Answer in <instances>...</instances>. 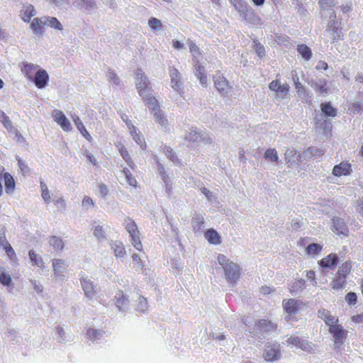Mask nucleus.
Masks as SVG:
<instances>
[{"label": "nucleus", "instance_id": "1", "mask_svg": "<svg viewBox=\"0 0 363 363\" xmlns=\"http://www.w3.org/2000/svg\"><path fill=\"white\" fill-rule=\"evenodd\" d=\"M218 261L224 270L227 281L230 284H235L240 277V269L238 264L227 258L224 255H218Z\"/></svg>", "mask_w": 363, "mask_h": 363}, {"label": "nucleus", "instance_id": "2", "mask_svg": "<svg viewBox=\"0 0 363 363\" xmlns=\"http://www.w3.org/2000/svg\"><path fill=\"white\" fill-rule=\"evenodd\" d=\"M123 225L130 235L132 245L137 250L142 252L143 246L140 240V233L135 220L130 217H126L124 219Z\"/></svg>", "mask_w": 363, "mask_h": 363}, {"label": "nucleus", "instance_id": "3", "mask_svg": "<svg viewBox=\"0 0 363 363\" xmlns=\"http://www.w3.org/2000/svg\"><path fill=\"white\" fill-rule=\"evenodd\" d=\"M145 104L149 108L151 113L155 119V121L162 126H167L168 121L164 113L160 108V104L154 96L145 98Z\"/></svg>", "mask_w": 363, "mask_h": 363}, {"label": "nucleus", "instance_id": "4", "mask_svg": "<svg viewBox=\"0 0 363 363\" xmlns=\"http://www.w3.org/2000/svg\"><path fill=\"white\" fill-rule=\"evenodd\" d=\"M136 88L138 94L145 101V98L151 96L150 94H146V92L152 91L151 84L141 69H138L136 72Z\"/></svg>", "mask_w": 363, "mask_h": 363}, {"label": "nucleus", "instance_id": "5", "mask_svg": "<svg viewBox=\"0 0 363 363\" xmlns=\"http://www.w3.org/2000/svg\"><path fill=\"white\" fill-rule=\"evenodd\" d=\"M213 79L216 89L220 94L227 96L231 91L232 86L220 72H216L213 76Z\"/></svg>", "mask_w": 363, "mask_h": 363}, {"label": "nucleus", "instance_id": "6", "mask_svg": "<svg viewBox=\"0 0 363 363\" xmlns=\"http://www.w3.org/2000/svg\"><path fill=\"white\" fill-rule=\"evenodd\" d=\"M169 72L171 78L172 88L182 96L184 94L182 89L183 83L181 79L180 72L174 67H169Z\"/></svg>", "mask_w": 363, "mask_h": 363}, {"label": "nucleus", "instance_id": "7", "mask_svg": "<svg viewBox=\"0 0 363 363\" xmlns=\"http://www.w3.org/2000/svg\"><path fill=\"white\" fill-rule=\"evenodd\" d=\"M230 2L234 8L238 11V13L243 16L244 18H246L248 16H256L254 10L245 0H231Z\"/></svg>", "mask_w": 363, "mask_h": 363}, {"label": "nucleus", "instance_id": "8", "mask_svg": "<svg viewBox=\"0 0 363 363\" xmlns=\"http://www.w3.org/2000/svg\"><path fill=\"white\" fill-rule=\"evenodd\" d=\"M263 357L267 362H274L278 360L281 357V352L279 350V345H269L266 347L264 352Z\"/></svg>", "mask_w": 363, "mask_h": 363}, {"label": "nucleus", "instance_id": "9", "mask_svg": "<svg viewBox=\"0 0 363 363\" xmlns=\"http://www.w3.org/2000/svg\"><path fill=\"white\" fill-rule=\"evenodd\" d=\"M328 330L334 338V343L335 345L339 347L344 343V340L347 336V330L344 329L342 325H340L335 328H330V330Z\"/></svg>", "mask_w": 363, "mask_h": 363}, {"label": "nucleus", "instance_id": "10", "mask_svg": "<svg viewBox=\"0 0 363 363\" xmlns=\"http://www.w3.org/2000/svg\"><path fill=\"white\" fill-rule=\"evenodd\" d=\"M283 308L289 316L295 315L300 308L301 305H303V302L294 298L284 299L283 301Z\"/></svg>", "mask_w": 363, "mask_h": 363}, {"label": "nucleus", "instance_id": "11", "mask_svg": "<svg viewBox=\"0 0 363 363\" xmlns=\"http://www.w3.org/2000/svg\"><path fill=\"white\" fill-rule=\"evenodd\" d=\"M0 178L4 182L5 191L6 194H12L15 191L16 184L13 176L5 172L4 167H0Z\"/></svg>", "mask_w": 363, "mask_h": 363}, {"label": "nucleus", "instance_id": "12", "mask_svg": "<svg viewBox=\"0 0 363 363\" xmlns=\"http://www.w3.org/2000/svg\"><path fill=\"white\" fill-rule=\"evenodd\" d=\"M49 81V75L47 71L44 69H38L34 75L33 82L35 86L38 89H43L46 86Z\"/></svg>", "mask_w": 363, "mask_h": 363}, {"label": "nucleus", "instance_id": "13", "mask_svg": "<svg viewBox=\"0 0 363 363\" xmlns=\"http://www.w3.org/2000/svg\"><path fill=\"white\" fill-rule=\"evenodd\" d=\"M339 262L337 254L330 253L318 261V265L324 269H334Z\"/></svg>", "mask_w": 363, "mask_h": 363}, {"label": "nucleus", "instance_id": "14", "mask_svg": "<svg viewBox=\"0 0 363 363\" xmlns=\"http://www.w3.org/2000/svg\"><path fill=\"white\" fill-rule=\"evenodd\" d=\"M54 121L62 128L64 131L69 132L72 128L69 121L60 110H56L53 114Z\"/></svg>", "mask_w": 363, "mask_h": 363}, {"label": "nucleus", "instance_id": "15", "mask_svg": "<svg viewBox=\"0 0 363 363\" xmlns=\"http://www.w3.org/2000/svg\"><path fill=\"white\" fill-rule=\"evenodd\" d=\"M352 172V164L347 161H343L334 166L332 173L335 177H342L349 176Z\"/></svg>", "mask_w": 363, "mask_h": 363}, {"label": "nucleus", "instance_id": "16", "mask_svg": "<svg viewBox=\"0 0 363 363\" xmlns=\"http://www.w3.org/2000/svg\"><path fill=\"white\" fill-rule=\"evenodd\" d=\"M115 145L117 147L121 156L125 160L127 164L130 168L134 169L135 167V162L125 145L121 142L116 143Z\"/></svg>", "mask_w": 363, "mask_h": 363}, {"label": "nucleus", "instance_id": "17", "mask_svg": "<svg viewBox=\"0 0 363 363\" xmlns=\"http://www.w3.org/2000/svg\"><path fill=\"white\" fill-rule=\"evenodd\" d=\"M287 342L289 344L293 345L303 350L311 351L312 350V346L308 341L301 340L300 337L296 336L290 337L287 340Z\"/></svg>", "mask_w": 363, "mask_h": 363}, {"label": "nucleus", "instance_id": "18", "mask_svg": "<svg viewBox=\"0 0 363 363\" xmlns=\"http://www.w3.org/2000/svg\"><path fill=\"white\" fill-rule=\"evenodd\" d=\"M80 283L85 296L89 298H93L96 294V290L93 282L86 277L82 278L80 279Z\"/></svg>", "mask_w": 363, "mask_h": 363}, {"label": "nucleus", "instance_id": "19", "mask_svg": "<svg viewBox=\"0 0 363 363\" xmlns=\"http://www.w3.org/2000/svg\"><path fill=\"white\" fill-rule=\"evenodd\" d=\"M194 67V74L199 79L200 83L203 86H207L208 79L207 76L205 73V68L201 65L199 61H195Z\"/></svg>", "mask_w": 363, "mask_h": 363}, {"label": "nucleus", "instance_id": "20", "mask_svg": "<svg viewBox=\"0 0 363 363\" xmlns=\"http://www.w3.org/2000/svg\"><path fill=\"white\" fill-rule=\"evenodd\" d=\"M309 84L315 91L323 94L328 92V81L325 79H320L318 81H311Z\"/></svg>", "mask_w": 363, "mask_h": 363}, {"label": "nucleus", "instance_id": "21", "mask_svg": "<svg viewBox=\"0 0 363 363\" xmlns=\"http://www.w3.org/2000/svg\"><path fill=\"white\" fill-rule=\"evenodd\" d=\"M38 69L40 68L37 65L23 62L21 72L23 73V74L26 77V78L28 80L32 81V79L34 77V75L35 74L36 71H38Z\"/></svg>", "mask_w": 363, "mask_h": 363}, {"label": "nucleus", "instance_id": "22", "mask_svg": "<svg viewBox=\"0 0 363 363\" xmlns=\"http://www.w3.org/2000/svg\"><path fill=\"white\" fill-rule=\"evenodd\" d=\"M256 327L263 332L274 331L277 328V325L269 320H259L256 323Z\"/></svg>", "mask_w": 363, "mask_h": 363}, {"label": "nucleus", "instance_id": "23", "mask_svg": "<svg viewBox=\"0 0 363 363\" xmlns=\"http://www.w3.org/2000/svg\"><path fill=\"white\" fill-rule=\"evenodd\" d=\"M130 133L133 139L140 145V147L143 150H145L147 148V144L145 138L140 132L137 131V129L134 125H131V127H130Z\"/></svg>", "mask_w": 363, "mask_h": 363}, {"label": "nucleus", "instance_id": "24", "mask_svg": "<svg viewBox=\"0 0 363 363\" xmlns=\"http://www.w3.org/2000/svg\"><path fill=\"white\" fill-rule=\"evenodd\" d=\"M205 238L212 245H219L221 243V238L216 230L210 228L204 233Z\"/></svg>", "mask_w": 363, "mask_h": 363}, {"label": "nucleus", "instance_id": "25", "mask_svg": "<svg viewBox=\"0 0 363 363\" xmlns=\"http://www.w3.org/2000/svg\"><path fill=\"white\" fill-rule=\"evenodd\" d=\"M333 228L334 231L337 235H343L345 236L348 235V228L345 225V222L340 218L333 219Z\"/></svg>", "mask_w": 363, "mask_h": 363}, {"label": "nucleus", "instance_id": "26", "mask_svg": "<svg viewBox=\"0 0 363 363\" xmlns=\"http://www.w3.org/2000/svg\"><path fill=\"white\" fill-rule=\"evenodd\" d=\"M111 248L116 257H123L126 254L124 245L119 240L112 241Z\"/></svg>", "mask_w": 363, "mask_h": 363}, {"label": "nucleus", "instance_id": "27", "mask_svg": "<svg viewBox=\"0 0 363 363\" xmlns=\"http://www.w3.org/2000/svg\"><path fill=\"white\" fill-rule=\"evenodd\" d=\"M36 12L33 5L28 4L23 6L21 11V19L24 22H30L31 18L35 15Z\"/></svg>", "mask_w": 363, "mask_h": 363}, {"label": "nucleus", "instance_id": "28", "mask_svg": "<svg viewBox=\"0 0 363 363\" xmlns=\"http://www.w3.org/2000/svg\"><path fill=\"white\" fill-rule=\"evenodd\" d=\"M45 24V20L43 21L42 18H35L30 23V28L35 34H43Z\"/></svg>", "mask_w": 363, "mask_h": 363}, {"label": "nucleus", "instance_id": "29", "mask_svg": "<svg viewBox=\"0 0 363 363\" xmlns=\"http://www.w3.org/2000/svg\"><path fill=\"white\" fill-rule=\"evenodd\" d=\"M116 305L119 310H123L128 305V298L123 291L118 290L115 296Z\"/></svg>", "mask_w": 363, "mask_h": 363}, {"label": "nucleus", "instance_id": "30", "mask_svg": "<svg viewBox=\"0 0 363 363\" xmlns=\"http://www.w3.org/2000/svg\"><path fill=\"white\" fill-rule=\"evenodd\" d=\"M52 266L55 274L57 277L62 276V274L65 272V263L62 259H54L52 261Z\"/></svg>", "mask_w": 363, "mask_h": 363}, {"label": "nucleus", "instance_id": "31", "mask_svg": "<svg viewBox=\"0 0 363 363\" xmlns=\"http://www.w3.org/2000/svg\"><path fill=\"white\" fill-rule=\"evenodd\" d=\"M48 243L55 251H62L65 247L62 239L58 236H50Z\"/></svg>", "mask_w": 363, "mask_h": 363}, {"label": "nucleus", "instance_id": "32", "mask_svg": "<svg viewBox=\"0 0 363 363\" xmlns=\"http://www.w3.org/2000/svg\"><path fill=\"white\" fill-rule=\"evenodd\" d=\"M333 20L330 21L328 24V28L330 31L333 33V41L338 40L340 38V28L337 26V22L335 20L336 14L335 12L333 13Z\"/></svg>", "mask_w": 363, "mask_h": 363}, {"label": "nucleus", "instance_id": "33", "mask_svg": "<svg viewBox=\"0 0 363 363\" xmlns=\"http://www.w3.org/2000/svg\"><path fill=\"white\" fill-rule=\"evenodd\" d=\"M346 283L347 279L336 274L330 282V286L334 290H339L343 289Z\"/></svg>", "mask_w": 363, "mask_h": 363}, {"label": "nucleus", "instance_id": "34", "mask_svg": "<svg viewBox=\"0 0 363 363\" xmlns=\"http://www.w3.org/2000/svg\"><path fill=\"white\" fill-rule=\"evenodd\" d=\"M324 313H325V310L324 309L318 311L319 317L325 321V324L329 327V330H330V328H335L340 325L337 324L338 318L337 317L332 315L323 317V314Z\"/></svg>", "mask_w": 363, "mask_h": 363}, {"label": "nucleus", "instance_id": "35", "mask_svg": "<svg viewBox=\"0 0 363 363\" xmlns=\"http://www.w3.org/2000/svg\"><path fill=\"white\" fill-rule=\"evenodd\" d=\"M320 109L326 117H335L337 115V109L332 106L330 102H324L320 104Z\"/></svg>", "mask_w": 363, "mask_h": 363}, {"label": "nucleus", "instance_id": "36", "mask_svg": "<svg viewBox=\"0 0 363 363\" xmlns=\"http://www.w3.org/2000/svg\"><path fill=\"white\" fill-rule=\"evenodd\" d=\"M74 123L80 132V133L89 141L91 142L92 140V138L90 133L87 131L85 126L84 125L82 121L80 120L79 117H77L74 119Z\"/></svg>", "mask_w": 363, "mask_h": 363}, {"label": "nucleus", "instance_id": "37", "mask_svg": "<svg viewBox=\"0 0 363 363\" xmlns=\"http://www.w3.org/2000/svg\"><path fill=\"white\" fill-rule=\"evenodd\" d=\"M352 270V263L350 261H346L342 263L338 268L337 274L347 279Z\"/></svg>", "mask_w": 363, "mask_h": 363}, {"label": "nucleus", "instance_id": "38", "mask_svg": "<svg viewBox=\"0 0 363 363\" xmlns=\"http://www.w3.org/2000/svg\"><path fill=\"white\" fill-rule=\"evenodd\" d=\"M121 172L125 176L127 183L130 186H132L135 189L137 188L138 182H137L135 176L130 172V171L127 167H125L123 169Z\"/></svg>", "mask_w": 363, "mask_h": 363}, {"label": "nucleus", "instance_id": "39", "mask_svg": "<svg viewBox=\"0 0 363 363\" xmlns=\"http://www.w3.org/2000/svg\"><path fill=\"white\" fill-rule=\"evenodd\" d=\"M323 249V246L318 243H312L306 247V255L308 256H315L319 254Z\"/></svg>", "mask_w": 363, "mask_h": 363}, {"label": "nucleus", "instance_id": "40", "mask_svg": "<svg viewBox=\"0 0 363 363\" xmlns=\"http://www.w3.org/2000/svg\"><path fill=\"white\" fill-rule=\"evenodd\" d=\"M297 51L306 60H310L312 57L311 50L305 44L298 45Z\"/></svg>", "mask_w": 363, "mask_h": 363}, {"label": "nucleus", "instance_id": "41", "mask_svg": "<svg viewBox=\"0 0 363 363\" xmlns=\"http://www.w3.org/2000/svg\"><path fill=\"white\" fill-rule=\"evenodd\" d=\"M1 240V245L4 247V250H5L7 255L11 258L13 259L16 257V253L13 250L11 245L9 244V242L6 240L5 235H3L1 238H0V240Z\"/></svg>", "mask_w": 363, "mask_h": 363}, {"label": "nucleus", "instance_id": "42", "mask_svg": "<svg viewBox=\"0 0 363 363\" xmlns=\"http://www.w3.org/2000/svg\"><path fill=\"white\" fill-rule=\"evenodd\" d=\"M29 258L33 265L39 267H43V260L40 255L36 254L34 250H31L28 252Z\"/></svg>", "mask_w": 363, "mask_h": 363}, {"label": "nucleus", "instance_id": "43", "mask_svg": "<svg viewBox=\"0 0 363 363\" xmlns=\"http://www.w3.org/2000/svg\"><path fill=\"white\" fill-rule=\"evenodd\" d=\"M189 47L191 53L193 55V61L194 65L195 64V61H199L197 60V57L201 55L199 48L196 45V44L193 41L189 42Z\"/></svg>", "mask_w": 363, "mask_h": 363}, {"label": "nucleus", "instance_id": "44", "mask_svg": "<svg viewBox=\"0 0 363 363\" xmlns=\"http://www.w3.org/2000/svg\"><path fill=\"white\" fill-rule=\"evenodd\" d=\"M46 23H48L51 28L62 30V26L60 22L55 17H45Z\"/></svg>", "mask_w": 363, "mask_h": 363}, {"label": "nucleus", "instance_id": "45", "mask_svg": "<svg viewBox=\"0 0 363 363\" xmlns=\"http://www.w3.org/2000/svg\"><path fill=\"white\" fill-rule=\"evenodd\" d=\"M264 158L272 162H277L279 157L277 150L274 148L267 149L264 153Z\"/></svg>", "mask_w": 363, "mask_h": 363}, {"label": "nucleus", "instance_id": "46", "mask_svg": "<svg viewBox=\"0 0 363 363\" xmlns=\"http://www.w3.org/2000/svg\"><path fill=\"white\" fill-rule=\"evenodd\" d=\"M163 152L165 154V155L167 156V157L169 158L172 162H175L178 161L177 154L170 147H168L166 145L164 146Z\"/></svg>", "mask_w": 363, "mask_h": 363}, {"label": "nucleus", "instance_id": "47", "mask_svg": "<svg viewBox=\"0 0 363 363\" xmlns=\"http://www.w3.org/2000/svg\"><path fill=\"white\" fill-rule=\"evenodd\" d=\"M0 283L6 286H11L12 283L11 277L9 273L1 272H0Z\"/></svg>", "mask_w": 363, "mask_h": 363}, {"label": "nucleus", "instance_id": "48", "mask_svg": "<svg viewBox=\"0 0 363 363\" xmlns=\"http://www.w3.org/2000/svg\"><path fill=\"white\" fill-rule=\"evenodd\" d=\"M132 259L134 262L136 271H143L144 269L145 266L139 255L136 253H133L132 255Z\"/></svg>", "mask_w": 363, "mask_h": 363}, {"label": "nucleus", "instance_id": "49", "mask_svg": "<svg viewBox=\"0 0 363 363\" xmlns=\"http://www.w3.org/2000/svg\"><path fill=\"white\" fill-rule=\"evenodd\" d=\"M148 26L150 27L152 30L160 29L162 27V23L160 20L157 19L155 17H151L148 20Z\"/></svg>", "mask_w": 363, "mask_h": 363}, {"label": "nucleus", "instance_id": "50", "mask_svg": "<svg viewBox=\"0 0 363 363\" xmlns=\"http://www.w3.org/2000/svg\"><path fill=\"white\" fill-rule=\"evenodd\" d=\"M41 195L44 201L47 203L50 201V195L48 186L43 182L40 183Z\"/></svg>", "mask_w": 363, "mask_h": 363}, {"label": "nucleus", "instance_id": "51", "mask_svg": "<svg viewBox=\"0 0 363 363\" xmlns=\"http://www.w3.org/2000/svg\"><path fill=\"white\" fill-rule=\"evenodd\" d=\"M253 48L259 57H262L263 56L265 55L264 47L260 43L257 41H254Z\"/></svg>", "mask_w": 363, "mask_h": 363}, {"label": "nucleus", "instance_id": "52", "mask_svg": "<svg viewBox=\"0 0 363 363\" xmlns=\"http://www.w3.org/2000/svg\"><path fill=\"white\" fill-rule=\"evenodd\" d=\"M305 286V281L302 279L297 280L289 289L291 293H294L298 291V289H303Z\"/></svg>", "mask_w": 363, "mask_h": 363}, {"label": "nucleus", "instance_id": "53", "mask_svg": "<svg viewBox=\"0 0 363 363\" xmlns=\"http://www.w3.org/2000/svg\"><path fill=\"white\" fill-rule=\"evenodd\" d=\"M289 85L287 84H281L280 88L276 92L282 98L286 97L289 93Z\"/></svg>", "mask_w": 363, "mask_h": 363}, {"label": "nucleus", "instance_id": "54", "mask_svg": "<svg viewBox=\"0 0 363 363\" xmlns=\"http://www.w3.org/2000/svg\"><path fill=\"white\" fill-rule=\"evenodd\" d=\"M345 301L349 305H355L357 301V296L354 292H349L345 296Z\"/></svg>", "mask_w": 363, "mask_h": 363}, {"label": "nucleus", "instance_id": "55", "mask_svg": "<svg viewBox=\"0 0 363 363\" xmlns=\"http://www.w3.org/2000/svg\"><path fill=\"white\" fill-rule=\"evenodd\" d=\"M185 138L190 142H197L201 139V135L200 133L194 130L189 133V134L186 135Z\"/></svg>", "mask_w": 363, "mask_h": 363}, {"label": "nucleus", "instance_id": "56", "mask_svg": "<svg viewBox=\"0 0 363 363\" xmlns=\"http://www.w3.org/2000/svg\"><path fill=\"white\" fill-rule=\"evenodd\" d=\"M108 76L109 81L114 84L118 85L120 84V79L117 74L113 69H108Z\"/></svg>", "mask_w": 363, "mask_h": 363}, {"label": "nucleus", "instance_id": "57", "mask_svg": "<svg viewBox=\"0 0 363 363\" xmlns=\"http://www.w3.org/2000/svg\"><path fill=\"white\" fill-rule=\"evenodd\" d=\"M0 121L6 128H10L11 127V122L9 116H7L4 112H1Z\"/></svg>", "mask_w": 363, "mask_h": 363}, {"label": "nucleus", "instance_id": "58", "mask_svg": "<svg viewBox=\"0 0 363 363\" xmlns=\"http://www.w3.org/2000/svg\"><path fill=\"white\" fill-rule=\"evenodd\" d=\"M93 233H94V235L99 240L103 239L105 238V232H104V230L103 229L102 226H100V225L96 226L94 230Z\"/></svg>", "mask_w": 363, "mask_h": 363}, {"label": "nucleus", "instance_id": "59", "mask_svg": "<svg viewBox=\"0 0 363 363\" xmlns=\"http://www.w3.org/2000/svg\"><path fill=\"white\" fill-rule=\"evenodd\" d=\"M82 206L86 209L90 207L94 206V202L91 198L89 196H85L82 202Z\"/></svg>", "mask_w": 363, "mask_h": 363}, {"label": "nucleus", "instance_id": "60", "mask_svg": "<svg viewBox=\"0 0 363 363\" xmlns=\"http://www.w3.org/2000/svg\"><path fill=\"white\" fill-rule=\"evenodd\" d=\"M139 307L138 310L140 311H145L147 308V301L143 296H140L138 298Z\"/></svg>", "mask_w": 363, "mask_h": 363}, {"label": "nucleus", "instance_id": "61", "mask_svg": "<svg viewBox=\"0 0 363 363\" xmlns=\"http://www.w3.org/2000/svg\"><path fill=\"white\" fill-rule=\"evenodd\" d=\"M86 334L91 339L93 340L99 339L101 335V333L97 330L93 328L88 329Z\"/></svg>", "mask_w": 363, "mask_h": 363}, {"label": "nucleus", "instance_id": "62", "mask_svg": "<svg viewBox=\"0 0 363 363\" xmlns=\"http://www.w3.org/2000/svg\"><path fill=\"white\" fill-rule=\"evenodd\" d=\"M281 86V82L279 79H275L271 82L269 84V88L270 90L273 91H277L279 90Z\"/></svg>", "mask_w": 363, "mask_h": 363}, {"label": "nucleus", "instance_id": "63", "mask_svg": "<svg viewBox=\"0 0 363 363\" xmlns=\"http://www.w3.org/2000/svg\"><path fill=\"white\" fill-rule=\"evenodd\" d=\"M318 4L321 9L325 10L328 6H333V0H319Z\"/></svg>", "mask_w": 363, "mask_h": 363}, {"label": "nucleus", "instance_id": "64", "mask_svg": "<svg viewBox=\"0 0 363 363\" xmlns=\"http://www.w3.org/2000/svg\"><path fill=\"white\" fill-rule=\"evenodd\" d=\"M98 187H99L100 195L102 197H105L108 195V189L105 184L101 183L99 184Z\"/></svg>", "mask_w": 363, "mask_h": 363}]
</instances>
